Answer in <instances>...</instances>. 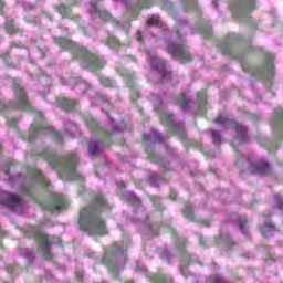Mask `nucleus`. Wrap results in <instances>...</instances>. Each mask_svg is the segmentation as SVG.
I'll return each mask as SVG.
<instances>
[{
	"instance_id": "1",
	"label": "nucleus",
	"mask_w": 283,
	"mask_h": 283,
	"mask_svg": "<svg viewBox=\"0 0 283 283\" xmlns=\"http://www.w3.org/2000/svg\"><path fill=\"white\" fill-rule=\"evenodd\" d=\"M101 211H112V206L107 205V200L103 195H97L93 206L83 208L80 212V228L90 235H105V220L101 218Z\"/></svg>"
},
{
	"instance_id": "2",
	"label": "nucleus",
	"mask_w": 283,
	"mask_h": 283,
	"mask_svg": "<svg viewBox=\"0 0 283 283\" xmlns=\"http://www.w3.org/2000/svg\"><path fill=\"white\" fill-rule=\"evenodd\" d=\"M41 156L45 158L50 167L59 169L62 174H65L70 180H81L83 178V176L76 171V163H78L76 154H69L61 157L52 150H44Z\"/></svg>"
},
{
	"instance_id": "3",
	"label": "nucleus",
	"mask_w": 283,
	"mask_h": 283,
	"mask_svg": "<svg viewBox=\"0 0 283 283\" xmlns=\"http://www.w3.org/2000/svg\"><path fill=\"white\" fill-rule=\"evenodd\" d=\"M55 43H57V45L64 50H71L76 59H81L84 67H90V70H98L105 65L103 57L90 53L87 49L80 46L76 44V42L60 38L55 40Z\"/></svg>"
},
{
	"instance_id": "4",
	"label": "nucleus",
	"mask_w": 283,
	"mask_h": 283,
	"mask_svg": "<svg viewBox=\"0 0 283 283\" xmlns=\"http://www.w3.org/2000/svg\"><path fill=\"white\" fill-rule=\"evenodd\" d=\"M127 249L120 247L117 243L111 249L105 251L103 263L108 266L109 271L116 272L125 269V262L127 261Z\"/></svg>"
},
{
	"instance_id": "5",
	"label": "nucleus",
	"mask_w": 283,
	"mask_h": 283,
	"mask_svg": "<svg viewBox=\"0 0 283 283\" xmlns=\"http://www.w3.org/2000/svg\"><path fill=\"white\" fill-rule=\"evenodd\" d=\"M15 99L12 103L6 104L3 101H0V112L7 109V107H11L12 109H24L25 112H36L39 118H43V113L36 111L30 102H28V96L25 95V91L19 84H15Z\"/></svg>"
},
{
	"instance_id": "6",
	"label": "nucleus",
	"mask_w": 283,
	"mask_h": 283,
	"mask_svg": "<svg viewBox=\"0 0 283 283\" xmlns=\"http://www.w3.org/2000/svg\"><path fill=\"white\" fill-rule=\"evenodd\" d=\"M216 123H218V125H222V127H232V129H235L237 134L234 140L238 142L239 145H242L243 143H247L249 140V135L247 134V126H242L238 124V122L224 117V115H219L216 119Z\"/></svg>"
},
{
	"instance_id": "7",
	"label": "nucleus",
	"mask_w": 283,
	"mask_h": 283,
	"mask_svg": "<svg viewBox=\"0 0 283 283\" xmlns=\"http://www.w3.org/2000/svg\"><path fill=\"white\" fill-rule=\"evenodd\" d=\"M167 52L171 54L172 59L181 61V63H189L191 61V54H189V50L185 45V42H182V39L177 44H169Z\"/></svg>"
},
{
	"instance_id": "8",
	"label": "nucleus",
	"mask_w": 283,
	"mask_h": 283,
	"mask_svg": "<svg viewBox=\"0 0 283 283\" xmlns=\"http://www.w3.org/2000/svg\"><path fill=\"white\" fill-rule=\"evenodd\" d=\"M254 8L255 0H237L232 4V12L237 19H249V14Z\"/></svg>"
},
{
	"instance_id": "9",
	"label": "nucleus",
	"mask_w": 283,
	"mask_h": 283,
	"mask_svg": "<svg viewBox=\"0 0 283 283\" xmlns=\"http://www.w3.org/2000/svg\"><path fill=\"white\" fill-rule=\"evenodd\" d=\"M34 185H42L43 187H48V185H50V180H48V177H45L41 170L33 169L30 174V181L22 187V191L30 196V190L32 187H34Z\"/></svg>"
},
{
	"instance_id": "10",
	"label": "nucleus",
	"mask_w": 283,
	"mask_h": 283,
	"mask_svg": "<svg viewBox=\"0 0 283 283\" xmlns=\"http://www.w3.org/2000/svg\"><path fill=\"white\" fill-rule=\"evenodd\" d=\"M38 238L40 240V251H42L46 260H52V252H50L51 244H59L61 239L59 237H50L44 232H38Z\"/></svg>"
},
{
	"instance_id": "11",
	"label": "nucleus",
	"mask_w": 283,
	"mask_h": 283,
	"mask_svg": "<svg viewBox=\"0 0 283 283\" xmlns=\"http://www.w3.org/2000/svg\"><path fill=\"white\" fill-rule=\"evenodd\" d=\"M0 203L6 205L12 211H23V201L17 195H12L10 192H2L0 195Z\"/></svg>"
},
{
	"instance_id": "12",
	"label": "nucleus",
	"mask_w": 283,
	"mask_h": 283,
	"mask_svg": "<svg viewBox=\"0 0 283 283\" xmlns=\"http://www.w3.org/2000/svg\"><path fill=\"white\" fill-rule=\"evenodd\" d=\"M67 198L59 192L52 193V203L44 206V209L50 211L51 213H56L59 211H63V209H67Z\"/></svg>"
},
{
	"instance_id": "13",
	"label": "nucleus",
	"mask_w": 283,
	"mask_h": 283,
	"mask_svg": "<svg viewBox=\"0 0 283 283\" xmlns=\"http://www.w3.org/2000/svg\"><path fill=\"white\" fill-rule=\"evenodd\" d=\"M149 64L153 70H156L158 74L161 76V83H166L167 78H170L171 72L166 69V63L158 56L149 57Z\"/></svg>"
},
{
	"instance_id": "14",
	"label": "nucleus",
	"mask_w": 283,
	"mask_h": 283,
	"mask_svg": "<svg viewBox=\"0 0 283 283\" xmlns=\"http://www.w3.org/2000/svg\"><path fill=\"white\" fill-rule=\"evenodd\" d=\"M160 119L166 125H169L175 134L180 136V138H187V132L185 130V126L182 124H176L174 115L168 113H161Z\"/></svg>"
},
{
	"instance_id": "15",
	"label": "nucleus",
	"mask_w": 283,
	"mask_h": 283,
	"mask_svg": "<svg viewBox=\"0 0 283 283\" xmlns=\"http://www.w3.org/2000/svg\"><path fill=\"white\" fill-rule=\"evenodd\" d=\"M249 171L256 176H269L271 174V166L265 160L259 159L250 163Z\"/></svg>"
},
{
	"instance_id": "16",
	"label": "nucleus",
	"mask_w": 283,
	"mask_h": 283,
	"mask_svg": "<svg viewBox=\"0 0 283 283\" xmlns=\"http://www.w3.org/2000/svg\"><path fill=\"white\" fill-rule=\"evenodd\" d=\"M33 129L35 134H43L44 132H46L48 134H52V136L56 138L59 143H63V135H61V133L55 130L52 126H48L45 124H41L38 126L33 125Z\"/></svg>"
},
{
	"instance_id": "17",
	"label": "nucleus",
	"mask_w": 283,
	"mask_h": 283,
	"mask_svg": "<svg viewBox=\"0 0 283 283\" xmlns=\"http://www.w3.org/2000/svg\"><path fill=\"white\" fill-rule=\"evenodd\" d=\"M92 17H99L102 21H109L112 19V15L106 10L98 9L96 1H91V8L88 9Z\"/></svg>"
},
{
	"instance_id": "18",
	"label": "nucleus",
	"mask_w": 283,
	"mask_h": 283,
	"mask_svg": "<svg viewBox=\"0 0 283 283\" xmlns=\"http://www.w3.org/2000/svg\"><path fill=\"white\" fill-rule=\"evenodd\" d=\"M230 222H237V224H239L243 235H249V230L245 227V224H247V217L240 216L238 213H232Z\"/></svg>"
},
{
	"instance_id": "19",
	"label": "nucleus",
	"mask_w": 283,
	"mask_h": 283,
	"mask_svg": "<svg viewBox=\"0 0 283 283\" xmlns=\"http://www.w3.org/2000/svg\"><path fill=\"white\" fill-rule=\"evenodd\" d=\"M272 127H274V129H281L283 130V109L282 108H277L275 111V119L274 122L271 123Z\"/></svg>"
},
{
	"instance_id": "20",
	"label": "nucleus",
	"mask_w": 283,
	"mask_h": 283,
	"mask_svg": "<svg viewBox=\"0 0 283 283\" xmlns=\"http://www.w3.org/2000/svg\"><path fill=\"white\" fill-rule=\"evenodd\" d=\"M273 231H275V226H273L269 219H265V223L261 228L262 235L264 238H271V235H273Z\"/></svg>"
},
{
	"instance_id": "21",
	"label": "nucleus",
	"mask_w": 283,
	"mask_h": 283,
	"mask_svg": "<svg viewBox=\"0 0 283 283\" xmlns=\"http://www.w3.org/2000/svg\"><path fill=\"white\" fill-rule=\"evenodd\" d=\"M61 107H63V109H65V112H72V109H74L76 107V101L74 99H69L65 97H62L59 101Z\"/></svg>"
},
{
	"instance_id": "22",
	"label": "nucleus",
	"mask_w": 283,
	"mask_h": 283,
	"mask_svg": "<svg viewBox=\"0 0 283 283\" xmlns=\"http://www.w3.org/2000/svg\"><path fill=\"white\" fill-rule=\"evenodd\" d=\"M66 134L74 138V136H78V126L73 122H67L65 124Z\"/></svg>"
},
{
	"instance_id": "23",
	"label": "nucleus",
	"mask_w": 283,
	"mask_h": 283,
	"mask_svg": "<svg viewBox=\"0 0 283 283\" xmlns=\"http://www.w3.org/2000/svg\"><path fill=\"white\" fill-rule=\"evenodd\" d=\"M150 101L154 103V107L156 112H163L165 109V106L163 104V98L156 94L150 95Z\"/></svg>"
},
{
	"instance_id": "24",
	"label": "nucleus",
	"mask_w": 283,
	"mask_h": 283,
	"mask_svg": "<svg viewBox=\"0 0 283 283\" xmlns=\"http://www.w3.org/2000/svg\"><path fill=\"white\" fill-rule=\"evenodd\" d=\"M177 103L184 112H187L189 109V105H191V101L187 99V95L185 93L180 94Z\"/></svg>"
},
{
	"instance_id": "25",
	"label": "nucleus",
	"mask_w": 283,
	"mask_h": 283,
	"mask_svg": "<svg viewBox=\"0 0 283 283\" xmlns=\"http://www.w3.org/2000/svg\"><path fill=\"white\" fill-rule=\"evenodd\" d=\"M77 94H84L85 92L90 91V85L83 81H78L75 86L73 87Z\"/></svg>"
},
{
	"instance_id": "26",
	"label": "nucleus",
	"mask_w": 283,
	"mask_h": 283,
	"mask_svg": "<svg viewBox=\"0 0 283 283\" xmlns=\"http://www.w3.org/2000/svg\"><path fill=\"white\" fill-rule=\"evenodd\" d=\"M197 98L198 102L200 103L199 114H205L203 107L207 103V93L205 91L198 93Z\"/></svg>"
},
{
	"instance_id": "27",
	"label": "nucleus",
	"mask_w": 283,
	"mask_h": 283,
	"mask_svg": "<svg viewBox=\"0 0 283 283\" xmlns=\"http://www.w3.org/2000/svg\"><path fill=\"white\" fill-rule=\"evenodd\" d=\"M154 283H171L174 280L165 274H157L153 277Z\"/></svg>"
},
{
	"instance_id": "28",
	"label": "nucleus",
	"mask_w": 283,
	"mask_h": 283,
	"mask_svg": "<svg viewBox=\"0 0 283 283\" xmlns=\"http://www.w3.org/2000/svg\"><path fill=\"white\" fill-rule=\"evenodd\" d=\"M101 151V142H90L88 143V154L94 156V154H98Z\"/></svg>"
},
{
	"instance_id": "29",
	"label": "nucleus",
	"mask_w": 283,
	"mask_h": 283,
	"mask_svg": "<svg viewBox=\"0 0 283 283\" xmlns=\"http://www.w3.org/2000/svg\"><path fill=\"white\" fill-rule=\"evenodd\" d=\"M147 25H156L157 28H163V20L156 15L148 19Z\"/></svg>"
},
{
	"instance_id": "30",
	"label": "nucleus",
	"mask_w": 283,
	"mask_h": 283,
	"mask_svg": "<svg viewBox=\"0 0 283 283\" xmlns=\"http://www.w3.org/2000/svg\"><path fill=\"white\" fill-rule=\"evenodd\" d=\"M184 216L188 220H193V206L191 203H188L184 210Z\"/></svg>"
},
{
	"instance_id": "31",
	"label": "nucleus",
	"mask_w": 283,
	"mask_h": 283,
	"mask_svg": "<svg viewBox=\"0 0 283 283\" xmlns=\"http://www.w3.org/2000/svg\"><path fill=\"white\" fill-rule=\"evenodd\" d=\"M271 61H273V55H270V60H269L265 69L261 72V74H270V75L274 74L273 64L271 63Z\"/></svg>"
},
{
	"instance_id": "32",
	"label": "nucleus",
	"mask_w": 283,
	"mask_h": 283,
	"mask_svg": "<svg viewBox=\"0 0 283 283\" xmlns=\"http://www.w3.org/2000/svg\"><path fill=\"white\" fill-rule=\"evenodd\" d=\"M126 198L132 205H140V199L134 195V192L126 193Z\"/></svg>"
},
{
	"instance_id": "33",
	"label": "nucleus",
	"mask_w": 283,
	"mask_h": 283,
	"mask_svg": "<svg viewBox=\"0 0 283 283\" xmlns=\"http://www.w3.org/2000/svg\"><path fill=\"white\" fill-rule=\"evenodd\" d=\"M101 84L104 85V87H114V85H116V82H114V80H109V77H102Z\"/></svg>"
},
{
	"instance_id": "34",
	"label": "nucleus",
	"mask_w": 283,
	"mask_h": 283,
	"mask_svg": "<svg viewBox=\"0 0 283 283\" xmlns=\"http://www.w3.org/2000/svg\"><path fill=\"white\" fill-rule=\"evenodd\" d=\"M111 127L115 132H125V123L115 124L114 120H111Z\"/></svg>"
},
{
	"instance_id": "35",
	"label": "nucleus",
	"mask_w": 283,
	"mask_h": 283,
	"mask_svg": "<svg viewBox=\"0 0 283 283\" xmlns=\"http://www.w3.org/2000/svg\"><path fill=\"white\" fill-rule=\"evenodd\" d=\"M6 28H7V32H9V34H13V32L17 30V27H14V21H12V20H7Z\"/></svg>"
},
{
	"instance_id": "36",
	"label": "nucleus",
	"mask_w": 283,
	"mask_h": 283,
	"mask_svg": "<svg viewBox=\"0 0 283 283\" xmlns=\"http://www.w3.org/2000/svg\"><path fill=\"white\" fill-rule=\"evenodd\" d=\"M211 136H212V143L214 145H220V133L216 132V130H211Z\"/></svg>"
},
{
	"instance_id": "37",
	"label": "nucleus",
	"mask_w": 283,
	"mask_h": 283,
	"mask_svg": "<svg viewBox=\"0 0 283 283\" xmlns=\"http://www.w3.org/2000/svg\"><path fill=\"white\" fill-rule=\"evenodd\" d=\"M274 202H275L277 209H281L283 211V199H282V197H280V195H276L274 197Z\"/></svg>"
},
{
	"instance_id": "38",
	"label": "nucleus",
	"mask_w": 283,
	"mask_h": 283,
	"mask_svg": "<svg viewBox=\"0 0 283 283\" xmlns=\"http://www.w3.org/2000/svg\"><path fill=\"white\" fill-rule=\"evenodd\" d=\"M87 125L91 129H98V122L94 118L87 119Z\"/></svg>"
},
{
	"instance_id": "39",
	"label": "nucleus",
	"mask_w": 283,
	"mask_h": 283,
	"mask_svg": "<svg viewBox=\"0 0 283 283\" xmlns=\"http://www.w3.org/2000/svg\"><path fill=\"white\" fill-rule=\"evenodd\" d=\"M57 10L62 17H67V12H70V8H67L65 4H61Z\"/></svg>"
},
{
	"instance_id": "40",
	"label": "nucleus",
	"mask_w": 283,
	"mask_h": 283,
	"mask_svg": "<svg viewBox=\"0 0 283 283\" xmlns=\"http://www.w3.org/2000/svg\"><path fill=\"white\" fill-rule=\"evenodd\" d=\"M20 253L21 255H24V258H27L28 260H32L34 258V254L28 249H22Z\"/></svg>"
},
{
	"instance_id": "41",
	"label": "nucleus",
	"mask_w": 283,
	"mask_h": 283,
	"mask_svg": "<svg viewBox=\"0 0 283 283\" xmlns=\"http://www.w3.org/2000/svg\"><path fill=\"white\" fill-rule=\"evenodd\" d=\"M221 49L223 50V54H231V48L229 46V43L224 42L221 45Z\"/></svg>"
},
{
	"instance_id": "42",
	"label": "nucleus",
	"mask_w": 283,
	"mask_h": 283,
	"mask_svg": "<svg viewBox=\"0 0 283 283\" xmlns=\"http://www.w3.org/2000/svg\"><path fill=\"white\" fill-rule=\"evenodd\" d=\"M151 132H153V134H154L156 140H157L158 143H163V135H161L160 133H158V130H156V129H154V128L151 129Z\"/></svg>"
},
{
	"instance_id": "43",
	"label": "nucleus",
	"mask_w": 283,
	"mask_h": 283,
	"mask_svg": "<svg viewBox=\"0 0 283 283\" xmlns=\"http://www.w3.org/2000/svg\"><path fill=\"white\" fill-rule=\"evenodd\" d=\"M213 283H227V281H224V279H222V276H218V275H213L211 277Z\"/></svg>"
},
{
	"instance_id": "44",
	"label": "nucleus",
	"mask_w": 283,
	"mask_h": 283,
	"mask_svg": "<svg viewBox=\"0 0 283 283\" xmlns=\"http://www.w3.org/2000/svg\"><path fill=\"white\" fill-rule=\"evenodd\" d=\"M95 101H99L101 103H105V102H107V98L105 96H103V95L97 93L95 95Z\"/></svg>"
},
{
	"instance_id": "45",
	"label": "nucleus",
	"mask_w": 283,
	"mask_h": 283,
	"mask_svg": "<svg viewBox=\"0 0 283 283\" xmlns=\"http://www.w3.org/2000/svg\"><path fill=\"white\" fill-rule=\"evenodd\" d=\"M161 258L169 262V260L171 259V254L169 253V251H164V253L161 254Z\"/></svg>"
},
{
	"instance_id": "46",
	"label": "nucleus",
	"mask_w": 283,
	"mask_h": 283,
	"mask_svg": "<svg viewBox=\"0 0 283 283\" xmlns=\"http://www.w3.org/2000/svg\"><path fill=\"white\" fill-rule=\"evenodd\" d=\"M185 3L190 8H196V0H185Z\"/></svg>"
},
{
	"instance_id": "47",
	"label": "nucleus",
	"mask_w": 283,
	"mask_h": 283,
	"mask_svg": "<svg viewBox=\"0 0 283 283\" xmlns=\"http://www.w3.org/2000/svg\"><path fill=\"white\" fill-rule=\"evenodd\" d=\"M150 178H151V180H158V174L153 172V174L150 175Z\"/></svg>"
},
{
	"instance_id": "48",
	"label": "nucleus",
	"mask_w": 283,
	"mask_h": 283,
	"mask_svg": "<svg viewBox=\"0 0 283 283\" xmlns=\"http://www.w3.org/2000/svg\"><path fill=\"white\" fill-rule=\"evenodd\" d=\"M137 41L140 43V41H143V33H140V31L137 32Z\"/></svg>"
},
{
	"instance_id": "49",
	"label": "nucleus",
	"mask_w": 283,
	"mask_h": 283,
	"mask_svg": "<svg viewBox=\"0 0 283 283\" xmlns=\"http://www.w3.org/2000/svg\"><path fill=\"white\" fill-rule=\"evenodd\" d=\"M75 275L76 277H78V280L83 279V272H76Z\"/></svg>"
},
{
	"instance_id": "50",
	"label": "nucleus",
	"mask_w": 283,
	"mask_h": 283,
	"mask_svg": "<svg viewBox=\"0 0 283 283\" xmlns=\"http://www.w3.org/2000/svg\"><path fill=\"white\" fill-rule=\"evenodd\" d=\"M144 140L146 143H149L151 140V137H149L148 135H144Z\"/></svg>"
},
{
	"instance_id": "51",
	"label": "nucleus",
	"mask_w": 283,
	"mask_h": 283,
	"mask_svg": "<svg viewBox=\"0 0 283 283\" xmlns=\"http://www.w3.org/2000/svg\"><path fill=\"white\" fill-rule=\"evenodd\" d=\"M211 36V29H209L207 32H206V39H209Z\"/></svg>"
},
{
	"instance_id": "52",
	"label": "nucleus",
	"mask_w": 283,
	"mask_h": 283,
	"mask_svg": "<svg viewBox=\"0 0 283 283\" xmlns=\"http://www.w3.org/2000/svg\"><path fill=\"white\" fill-rule=\"evenodd\" d=\"M10 125H11V127H14V126L17 125V119H12V120L10 122Z\"/></svg>"
},
{
	"instance_id": "53",
	"label": "nucleus",
	"mask_w": 283,
	"mask_h": 283,
	"mask_svg": "<svg viewBox=\"0 0 283 283\" xmlns=\"http://www.w3.org/2000/svg\"><path fill=\"white\" fill-rule=\"evenodd\" d=\"M170 198H171V200H176V192H171Z\"/></svg>"
},
{
	"instance_id": "54",
	"label": "nucleus",
	"mask_w": 283,
	"mask_h": 283,
	"mask_svg": "<svg viewBox=\"0 0 283 283\" xmlns=\"http://www.w3.org/2000/svg\"><path fill=\"white\" fill-rule=\"evenodd\" d=\"M212 6H214V8L218 9V0H213Z\"/></svg>"
},
{
	"instance_id": "55",
	"label": "nucleus",
	"mask_w": 283,
	"mask_h": 283,
	"mask_svg": "<svg viewBox=\"0 0 283 283\" xmlns=\"http://www.w3.org/2000/svg\"><path fill=\"white\" fill-rule=\"evenodd\" d=\"M226 242H227V244H233V243L231 242V239L226 240Z\"/></svg>"
},
{
	"instance_id": "56",
	"label": "nucleus",
	"mask_w": 283,
	"mask_h": 283,
	"mask_svg": "<svg viewBox=\"0 0 283 283\" xmlns=\"http://www.w3.org/2000/svg\"><path fill=\"white\" fill-rule=\"evenodd\" d=\"M153 187H158V182L154 181L153 184Z\"/></svg>"
},
{
	"instance_id": "57",
	"label": "nucleus",
	"mask_w": 283,
	"mask_h": 283,
	"mask_svg": "<svg viewBox=\"0 0 283 283\" xmlns=\"http://www.w3.org/2000/svg\"><path fill=\"white\" fill-rule=\"evenodd\" d=\"M3 8V1L0 0V10Z\"/></svg>"
},
{
	"instance_id": "58",
	"label": "nucleus",
	"mask_w": 283,
	"mask_h": 283,
	"mask_svg": "<svg viewBox=\"0 0 283 283\" xmlns=\"http://www.w3.org/2000/svg\"><path fill=\"white\" fill-rule=\"evenodd\" d=\"M30 140H34V135H31V136H30Z\"/></svg>"
},
{
	"instance_id": "59",
	"label": "nucleus",
	"mask_w": 283,
	"mask_h": 283,
	"mask_svg": "<svg viewBox=\"0 0 283 283\" xmlns=\"http://www.w3.org/2000/svg\"><path fill=\"white\" fill-rule=\"evenodd\" d=\"M4 174H7V176L10 174V170H4Z\"/></svg>"
},
{
	"instance_id": "60",
	"label": "nucleus",
	"mask_w": 283,
	"mask_h": 283,
	"mask_svg": "<svg viewBox=\"0 0 283 283\" xmlns=\"http://www.w3.org/2000/svg\"><path fill=\"white\" fill-rule=\"evenodd\" d=\"M164 169H169V167L167 165H164Z\"/></svg>"
},
{
	"instance_id": "61",
	"label": "nucleus",
	"mask_w": 283,
	"mask_h": 283,
	"mask_svg": "<svg viewBox=\"0 0 283 283\" xmlns=\"http://www.w3.org/2000/svg\"><path fill=\"white\" fill-rule=\"evenodd\" d=\"M114 42H115V43H118V40H117V39H114Z\"/></svg>"
},
{
	"instance_id": "62",
	"label": "nucleus",
	"mask_w": 283,
	"mask_h": 283,
	"mask_svg": "<svg viewBox=\"0 0 283 283\" xmlns=\"http://www.w3.org/2000/svg\"><path fill=\"white\" fill-rule=\"evenodd\" d=\"M178 36L180 38V32H177Z\"/></svg>"
},
{
	"instance_id": "63",
	"label": "nucleus",
	"mask_w": 283,
	"mask_h": 283,
	"mask_svg": "<svg viewBox=\"0 0 283 283\" xmlns=\"http://www.w3.org/2000/svg\"><path fill=\"white\" fill-rule=\"evenodd\" d=\"M235 165H239V161H235Z\"/></svg>"
},
{
	"instance_id": "64",
	"label": "nucleus",
	"mask_w": 283,
	"mask_h": 283,
	"mask_svg": "<svg viewBox=\"0 0 283 283\" xmlns=\"http://www.w3.org/2000/svg\"><path fill=\"white\" fill-rule=\"evenodd\" d=\"M245 163H250L249 160H245Z\"/></svg>"
}]
</instances>
